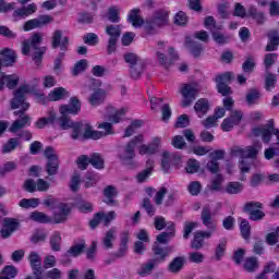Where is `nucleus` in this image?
<instances>
[{
	"instance_id": "obj_1",
	"label": "nucleus",
	"mask_w": 279,
	"mask_h": 279,
	"mask_svg": "<svg viewBox=\"0 0 279 279\" xmlns=\"http://www.w3.org/2000/svg\"><path fill=\"white\" fill-rule=\"evenodd\" d=\"M34 92H32V87L29 85H22L19 87V89L15 90L14 97L11 100V108L12 110H20V112H25V110L29 109V102L25 101L27 95H32ZM69 90L64 87H57L53 88L49 95L48 98L45 97V95L40 94H34L35 100L38 104H46L47 99L48 101H60L62 99H66V97H70Z\"/></svg>"
},
{
	"instance_id": "obj_2",
	"label": "nucleus",
	"mask_w": 279,
	"mask_h": 279,
	"mask_svg": "<svg viewBox=\"0 0 279 279\" xmlns=\"http://www.w3.org/2000/svg\"><path fill=\"white\" fill-rule=\"evenodd\" d=\"M129 23H131L133 27H144L146 34H153L154 29H157V27H165V25H169V11H157L154 14L153 20L145 22L143 21V17H141V10L133 9L129 13Z\"/></svg>"
},
{
	"instance_id": "obj_3",
	"label": "nucleus",
	"mask_w": 279,
	"mask_h": 279,
	"mask_svg": "<svg viewBox=\"0 0 279 279\" xmlns=\"http://www.w3.org/2000/svg\"><path fill=\"white\" fill-rule=\"evenodd\" d=\"M254 136H262L264 143H271L274 138L277 143L265 150L266 160H271L274 156H279V130L274 129V120L268 121V126H260L253 129Z\"/></svg>"
},
{
	"instance_id": "obj_4",
	"label": "nucleus",
	"mask_w": 279,
	"mask_h": 279,
	"mask_svg": "<svg viewBox=\"0 0 279 279\" xmlns=\"http://www.w3.org/2000/svg\"><path fill=\"white\" fill-rule=\"evenodd\" d=\"M201 219L203 221V225H205V227L208 228L209 231L194 232V238L191 243V247H193L194 250H202V247H204V239H210V236H213V232L217 230V222L213 220V217L210 216V209L208 207H205L203 209Z\"/></svg>"
},
{
	"instance_id": "obj_5",
	"label": "nucleus",
	"mask_w": 279,
	"mask_h": 279,
	"mask_svg": "<svg viewBox=\"0 0 279 279\" xmlns=\"http://www.w3.org/2000/svg\"><path fill=\"white\" fill-rule=\"evenodd\" d=\"M260 149H263L260 144H255L245 148L235 146L231 148L230 157L240 158L239 169L241 173H248L252 166L250 162H247V158H256V155L260 151Z\"/></svg>"
},
{
	"instance_id": "obj_6",
	"label": "nucleus",
	"mask_w": 279,
	"mask_h": 279,
	"mask_svg": "<svg viewBox=\"0 0 279 279\" xmlns=\"http://www.w3.org/2000/svg\"><path fill=\"white\" fill-rule=\"evenodd\" d=\"M40 43H43V33H35L29 39L22 41L21 52L22 56H29L32 49H34L33 61L37 66L43 62V56L47 52V48H39Z\"/></svg>"
},
{
	"instance_id": "obj_7",
	"label": "nucleus",
	"mask_w": 279,
	"mask_h": 279,
	"mask_svg": "<svg viewBox=\"0 0 279 279\" xmlns=\"http://www.w3.org/2000/svg\"><path fill=\"white\" fill-rule=\"evenodd\" d=\"M43 204L44 206H46V208H49L50 210H56V208L58 209V213H54L52 217L53 223H64V221H66L69 213H71V206H69V204H59L57 198L53 196H47L43 201Z\"/></svg>"
},
{
	"instance_id": "obj_8",
	"label": "nucleus",
	"mask_w": 279,
	"mask_h": 279,
	"mask_svg": "<svg viewBox=\"0 0 279 279\" xmlns=\"http://www.w3.org/2000/svg\"><path fill=\"white\" fill-rule=\"evenodd\" d=\"M142 143H145V135L140 134L132 138L124 147V150L119 154V158L123 165H126L131 169L135 167L134 158H136V147H140Z\"/></svg>"
},
{
	"instance_id": "obj_9",
	"label": "nucleus",
	"mask_w": 279,
	"mask_h": 279,
	"mask_svg": "<svg viewBox=\"0 0 279 279\" xmlns=\"http://www.w3.org/2000/svg\"><path fill=\"white\" fill-rule=\"evenodd\" d=\"M156 59L161 66L169 69L178 60V52L173 48L167 49L165 41H159L157 44Z\"/></svg>"
},
{
	"instance_id": "obj_10",
	"label": "nucleus",
	"mask_w": 279,
	"mask_h": 279,
	"mask_svg": "<svg viewBox=\"0 0 279 279\" xmlns=\"http://www.w3.org/2000/svg\"><path fill=\"white\" fill-rule=\"evenodd\" d=\"M201 87L197 83L185 84L181 87L180 93L182 95L181 106L182 108H189L193 101H195L199 94Z\"/></svg>"
},
{
	"instance_id": "obj_11",
	"label": "nucleus",
	"mask_w": 279,
	"mask_h": 279,
	"mask_svg": "<svg viewBox=\"0 0 279 279\" xmlns=\"http://www.w3.org/2000/svg\"><path fill=\"white\" fill-rule=\"evenodd\" d=\"M160 147H162V137L161 136H153L148 144H140L137 146V154L140 156H154L160 151Z\"/></svg>"
},
{
	"instance_id": "obj_12",
	"label": "nucleus",
	"mask_w": 279,
	"mask_h": 279,
	"mask_svg": "<svg viewBox=\"0 0 279 279\" xmlns=\"http://www.w3.org/2000/svg\"><path fill=\"white\" fill-rule=\"evenodd\" d=\"M45 158H47L46 171L48 175H56L58 173V167H60V160L58 154L53 147H47L44 151Z\"/></svg>"
},
{
	"instance_id": "obj_13",
	"label": "nucleus",
	"mask_w": 279,
	"mask_h": 279,
	"mask_svg": "<svg viewBox=\"0 0 279 279\" xmlns=\"http://www.w3.org/2000/svg\"><path fill=\"white\" fill-rule=\"evenodd\" d=\"M23 186L27 191V193H36V191H38L39 193H47V191L51 189V183H49L45 179H38L37 181L28 179L24 182Z\"/></svg>"
},
{
	"instance_id": "obj_14",
	"label": "nucleus",
	"mask_w": 279,
	"mask_h": 279,
	"mask_svg": "<svg viewBox=\"0 0 279 279\" xmlns=\"http://www.w3.org/2000/svg\"><path fill=\"white\" fill-rule=\"evenodd\" d=\"M82 111V101L77 97H71L69 104L61 105L59 107V112L61 117H69V114H80Z\"/></svg>"
},
{
	"instance_id": "obj_15",
	"label": "nucleus",
	"mask_w": 279,
	"mask_h": 279,
	"mask_svg": "<svg viewBox=\"0 0 279 279\" xmlns=\"http://www.w3.org/2000/svg\"><path fill=\"white\" fill-rule=\"evenodd\" d=\"M20 82L21 75L16 73L8 74L5 72H1L0 70V90H5V88H9V90H14V88L19 86Z\"/></svg>"
},
{
	"instance_id": "obj_16",
	"label": "nucleus",
	"mask_w": 279,
	"mask_h": 279,
	"mask_svg": "<svg viewBox=\"0 0 279 279\" xmlns=\"http://www.w3.org/2000/svg\"><path fill=\"white\" fill-rule=\"evenodd\" d=\"M107 36H109L107 51L112 53L117 49V43L121 36V27L119 25H107L105 28Z\"/></svg>"
},
{
	"instance_id": "obj_17",
	"label": "nucleus",
	"mask_w": 279,
	"mask_h": 279,
	"mask_svg": "<svg viewBox=\"0 0 279 279\" xmlns=\"http://www.w3.org/2000/svg\"><path fill=\"white\" fill-rule=\"evenodd\" d=\"M19 60L16 51L11 48H3L0 50V71L3 68L14 66Z\"/></svg>"
},
{
	"instance_id": "obj_18",
	"label": "nucleus",
	"mask_w": 279,
	"mask_h": 279,
	"mask_svg": "<svg viewBox=\"0 0 279 279\" xmlns=\"http://www.w3.org/2000/svg\"><path fill=\"white\" fill-rule=\"evenodd\" d=\"M51 45L53 49H61V51H66L69 49V37L64 31L57 29L52 33Z\"/></svg>"
},
{
	"instance_id": "obj_19",
	"label": "nucleus",
	"mask_w": 279,
	"mask_h": 279,
	"mask_svg": "<svg viewBox=\"0 0 279 279\" xmlns=\"http://www.w3.org/2000/svg\"><path fill=\"white\" fill-rule=\"evenodd\" d=\"M230 80H232V73L230 72L220 74L216 77L217 90L220 95H222V97L232 94V90L228 86V82H230Z\"/></svg>"
},
{
	"instance_id": "obj_20",
	"label": "nucleus",
	"mask_w": 279,
	"mask_h": 279,
	"mask_svg": "<svg viewBox=\"0 0 279 279\" xmlns=\"http://www.w3.org/2000/svg\"><path fill=\"white\" fill-rule=\"evenodd\" d=\"M234 16H240L241 19L251 16L252 19L257 21V23H263V21H265V16H263V13H257L255 8H251L247 12H245V8H243V5H241L240 3L235 4Z\"/></svg>"
},
{
	"instance_id": "obj_21",
	"label": "nucleus",
	"mask_w": 279,
	"mask_h": 279,
	"mask_svg": "<svg viewBox=\"0 0 279 279\" xmlns=\"http://www.w3.org/2000/svg\"><path fill=\"white\" fill-rule=\"evenodd\" d=\"M59 126L61 130H72V138L77 140L82 136V132L80 130V122H73L71 119L66 118V116H61L59 119Z\"/></svg>"
},
{
	"instance_id": "obj_22",
	"label": "nucleus",
	"mask_w": 279,
	"mask_h": 279,
	"mask_svg": "<svg viewBox=\"0 0 279 279\" xmlns=\"http://www.w3.org/2000/svg\"><path fill=\"white\" fill-rule=\"evenodd\" d=\"M19 220L14 218H4L0 234L3 239H10L19 230Z\"/></svg>"
},
{
	"instance_id": "obj_23",
	"label": "nucleus",
	"mask_w": 279,
	"mask_h": 279,
	"mask_svg": "<svg viewBox=\"0 0 279 279\" xmlns=\"http://www.w3.org/2000/svg\"><path fill=\"white\" fill-rule=\"evenodd\" d=\"M243 120V112L233 111L229 118H226L221 123L222 132H230L232 128L239 125Z\"/></svg>"
},
{
	"instance_id": "obj_24",
	"label": "nucleus",
	"mask_w": 279,
	"mask_h": 279,
	"mask_svg": "<svg viewBox=\"0 0 279 279\" xmlns=\"http://www.w3.org/2000/svg\"><path fill=\"white\" fill-rule=\"evenodd\" d=\"M56 121H58V113H56V110L50 109L47 112V117H41L39 118L34 126L37 130H45V128H47V125H53L56 123Z\"/></svg>"
},
{
	"instance_id": "obj_25",
	"label": "nucleus",
	"mask_w": 279,
	"mask_h": 279,
	"mask_svg": "<svg viewBox=\"0 0 279 279\" xmlns=\"http://www.w3.org/2000/svg\"><path fill=\"white\" fill-rule=\"evenodd\" d=\"M263 208V204L260 203H247L245 205V210L250 213V219L252 221H260V219L265 218V213L260 210Z\"/></svg>"
},
{
	"instance_id": "obj_26",
	"label": "nucleus",
	"mask_w": 279,
	"mask_h": 279,
	"mask_svg": "<svg viewBox=\"0 0 279 279\" xmlns=\"http://www.w3.org/2000/svg\"><path fill=\"white\" fill-rule=\"evenodd\" d=\"M117 219V213L109 211L107 214L98 213L94 216V218L89 221L90 228H95L96 226H99V222L102 221L105 226H108L110 221H114Z\"/></svg>"
},
{
	"instance_id": "obj_27",
	"label": "nucleus",
	"mask_w": 279,
	"mask_h": 279,
	"mask_svg": "<svg viewBox=\"0 0 279 279\" xmlns=\"http://www.w3.org/2000/svg\"><path fill=\"white\" fill-rule=\"evenodd\" d=\"M77 132H81L80 138H93V141H99L101 138V133L94 130L88 123H80V129Z\"/></svg>"
},
{
	"instance_id": "obj_28",
	"label": "nucleus",
	"mask_w": 279,
	"mask_h": 279,
	"mask_svg": "<svg viewBox=\"0 0 279 279\" xmlns=\"http://www.w3.org/2000/svg\"><path fill=\"white\" fill-rule=\"evenodd\" d=\"M38 10L35 3H31L27 7H23L13 12L14 21H21V19H27V16H32Z\"/></svg>"
},
{
	"instance_id": "obj_29",
	"label": "nucleus",
	"mask_w": 279,
	"mask_h": 279,
	"mask_svg": "<svg viewBox=\"0 0 279 279\" xmlns=\"http://www.w3.org/2000/svg\"><path fill=\"white\" fill-rule=\"evenodd\" d=\"M175 236V225L173 222H168V232H162L157 235L155 244H162L169 243L171 239Z\"/></svg>"
},
{
	"instance_id": "obj_30",
	"label": "nucleus",
	"mask_w": 279,
	"mask_h": 279,
	"mask_svg": "<svg viewBox=\"0 0 279 279\" xmlns=\"http://www.w3.org/2000/svg\"><path fill=\"white\" fill-rule=\"evenodd\" d=\"M125 112H128V108L114 109V107L109 106L107 108V119H109L111 123H119Z\"/></svg>"
},
{
	"instance_id": "obj_31",
	"label": "nucleus",
	"mask_w": 279,
	"mask_h": 279,
	"mask_svg": "<svg viewBox=\"0 0 279 279\" xmlns=\"http://www.w3.org/2000/svg\"><path fill=\"white\" fill-rule=\"evenodd\" d=\"M209 110H210V102L206 98L198 99L194 105V111L199 119H203V117H206Z\"/></svg>"
},
{
	"instance_id": "obj_32",
	"label": "nucleus",
	"mask_w": 279,
	"mask_h": 279,
	"mask_svg": "<svg viewBox=\"0 0 279 279\" xmlns=\"http://www.w3.org/2000/svg\"><path fill=\"white\" fill-rule=\"evenodd\" d=\"M34 279H62V270L58 268H52L46 274L43 270H37L33 272Z\"/></svg>"
},
{
	"instance_id": "obj_33",
	"label": "nucleus",
	"mask_w": 279,
	"mask_h": 279,
	"mask_svg": "<svg viewBox=\"0 0 279 279\" xmlns=\"http://www.w3.org/2000/svg\"><path fill=\"white\" fill-rule=\"evenodd\" d=\"M209 156L211 160L207 163L208 171H210L211 173H219V162H217V160L223 159V151L216 150Z\"/></svg>"
},
{
	"instance_id": "obj_34",
	"label": "nucleus",
	"mask_w": 279,
	"mask_h": 279,
	"mask_svg": "<svg viewBox=\"0 0 279 279\" xmlns=\"http://www.w3.org/2000/svg\"><path fill=\"white\" fill-rule=\"evenodd\" d=\"M119 191H117V187L112 186V185H108L105 190H104V195H105V204H107L108 206H118V202L117 199H114V197L118 195Z\"/></svg>"
},
{
	"instance_id": "obj_35",
	"label": "nucleus",
	"mask_w": 279,
	"mask_h": 279,
	"mask_svg": "<svg viewBox=\"0 0 279 279\" xmlns=\"http://www.w3.org/2000/svg\"><path fill=\"white\" fill-rule=\"evenodd\" d=\"M27 125H32V118L29 116L23 114L21 119L15 120L11 126L9 128V132L16 134L19 130H23V128H27Z\"/></svg>"
},
{
	"instance_id": "obj_36",
	"label": "nucleus",
	"mask_w": 279,
	"mask_h": 279,
	"mask_svg": "<svg viewBox=\"0 0 279 279\" xmlns=\"http://www.w3.org/2000/svg\"><path fill=\"white\" fill-rule=\"evenodd\" d=\"M173 161V154L169 151H163L161 154L160 167L163 173H171L173 171V167L171 162Z\"/></svg>"
},
{
	"instance_id": "obj_37",
	"label": "nucleus",
	"mask_w": 279,
	"mask_h": 279,
	"mask_svg": "<svg viewBox=\"0 0 279 279\" xmlns=\"http://www.w3.org/2000/svg\"><path fill=\"white\" fill-rule=\"evenodd\" d=\"M106 100V92L101 88L96 89L90 96H89V104L94 108H97V106H101L104 101Z\"/></svg>"
},
{
	"instance_id": "obj_38",
	"label": "nucleus",
	"mask_w": 279,
	"mask_h": 279,
	"mask_svg": "<svg viewBox=\"0 0 279 279\" xmlns=\"http://www.w3.org/2000/svg\"><path fill=\"white\" fill-rule=\"evenodd\" d=\"M185 47L186 49H189L190 53H192L194 58H199V56H202V51H203L202 46L195 43L193 38L191 37L185 38Z\"/></svg>"
},
{
	"instance_id": "obj_39",
	"label": "nucleus",
	"mask_w": 279,
	"mask_h": 279,
	"mask_svg": "<svg viewBox=\"0 0 279 279\" xmlns=\"http://www.w3.org/2000/svg\"><path fill=\"white\" fill-rule=\"evenodd\" d=\"M114 239H117V229H110L106 232L105 236L102 238V245L105 250H112L114 246Z\"/></svg>"
},
{
	"instance_id": "obj_40",
	"label": "nucleus",
	"mask_w": 279,
	"mask_h": 279,
	"mask_svg": "<svg viewBox=\"0 0 279 279\" xmlns=\"http://www.w3.org/2000/svg\"><path fill=\"white\" fill-rule=\"evenodd\" d=\"M97 182H99V174L87 172L83 179V186L84 189H93V186H97Z\"/></svg>"
},
{
	"instance_id": "obj_41",
	"label": "nucleus",
	"mask_w": 279,
	"mask_h": 279,
	"mask_svg": "<svg viewBox=\"0 0 279 279\" xmlns=\"http://www.w3.org/2000/svg\"><path fill=\"white\" fill-rule=\"evenodd\" d=\"M29 219H32V221H37V223H51V221H53V218L43 211H33L29 215Z\"/></svg>"
},
{
	"instance_id": "obj_42",
	"label": "nucleus",
	"mask_w": 279,
	"mask_h": 279,
	"mask_svg": "<svg viewBox=\"0 0 279 279\" xmlns=\"http://www.w3.org/2000/svg\"><path fill=\"white\" fill-rule=\"evenodd\" d=\"M153 252L157 260H165L169 254H171V247H159L158 244H154Z\"/></svg>"
},
{
	"instance_id": "obj_43",
	"label": "nucleus",
	"mask_w": 279,
	"mask_h": 279,
	"mask_svg": "<svg viewBox=\"0 0 279 279\" xmlns=\"http://www.w3.org/2000/svg\"><path fill=\"white\" fill-rule=\"evenodd\" d=\"M268 37H269V43L266 47V51H276L279 45V33L276 31H272L268 34Z\"/></svg>"
},
{
	"instance_id": "obj_44",
	"label": "nucleus",
	"mask_w": 279,
	"mask_h": 279,
	"mask_svg": "<svg viewBox=\"0 0 279 279\" xmlns=\"http://www.w3.org/2000/svg\"><path fill=\"white\" fill-rule=\"evenodd\" d=\"M20 208H38L40 206V198H23L19 202Z\"/></svg>"
},
{
	"instance_id": "obj_45",
	"label": "nucleus",
	"mask_w": 279,
	"mask_h": 279,
	"mask_svg": "<svg viewBox=\"0 0 279 279\" xmlns=\"http://www.w3.org/2000/svg\"><path fill=\"white\" fill-rule=\"evenodd\" d=\"M86 248V242L84 240H78L74 243V245L71 246V248L68 251V254L70 256H80L82 252Z\"/></svg>"
},
{
	"instance_id": "obj_46",
	"label": "nucleus",
	"mask_w": 279,
	"mask_h": 279,
	"mask_svg": "<svg viewBox=\"0 0 279 279\" xmlns=\"http://www.w3.org/2000/svg\"><path fill=\"white\" fill-rule=\"evenodd\" d=\"M19 145H21L20 138H10L8 143L2 146V154H10L11 151H14Z\"/></svg>"
},
{
	"instance_id": "obj_47",
	"label": "nucleus",
	"mask_w": 279,
	"mask_h": 279,
	"mask_svg": "<svg viewBox=\"0 0 279 279\" xmlns=\"http://www.w3.org/2000/svg\"><path fill=\"white\" fill-rule=\"evenodd\" d=\"M19 270L14 266H5L0 272V279H14Z\"/></svg>"
},
{
	"instance_id": "obj_48",
	"label": "nucleus",
	"mask_w": 279,
	"mask_h": 279,
	"mask_svg": "<svg viewBox=\"0 0 279 279\" xmlns=\"http://www.w3.org/2000/svg\"><path fill=\"white\" fill-rule=\"evenodd\" d=\"M184 267V257H175L170 264H169V271L171 274H178V271H181Z\"/></svg>"
},
{
	"instance_id": "obj_49",
	"label": "nucleus",
	"mask_w": 279,
	"mask_h": 279,
	"mask_svg": "<svg viewBox=\"0 0 279 279\" xmlns=\"http://www.w3.org/2000/svg\"><path fill=\"white\" fill-rule=\"evenodd\" d=\"M28 260L31 263V267L35 274V271H40V265H43V259L40 258V255L37 253H31L28 256Z\"/></svg>"
},
{
	"instance_id": "obj_50",
	"label": "nucleus",
	"mask_w": 279,
	"mask_h": 279,
	"mask_svg": "<svg viewBox=\"0 0 279 279\" xmlns=\"http://www.w3.org/2000/svg\"><path fill=\"white\" fill-rule=\"evenodd\" d=\"M242 267L245 271H256V269H258V259H256V257H246Z\"/></svg>"
},
{
	"instance_id": "obj_51",
	"label": "nucleus",
	"mask_w": 279,
	"mask_h": 279,
	"mask_svg": "<svg viewBox=\"0 0 279 279\" xmlns=\"http://www.w3.org/2000/svg\"><path fill=\"white\" fill-rule=\"evenodd\" d=\"M243 191V185L239 182H229L226 186V193L236 195Z\"/></svg>"
},
{
	"instance_id": "obj_52",
	"label": "nucleus",
	"mask_w": 279,
	"mask_h": 279,
	"mask_svg": "<svg viewBox=\"0 0 279 279\" xmlns=\"http://www.w3.org/2000/svg\"><path fill=\"white\" fill-rule=\"evenodd\" d=\"M98 131L100 134V138H104V136H108L110 134H114V132L112 131V124L109 122H102L100 124H98Z\"/></svg>"
},
{
	"instance_id": "obj_53",
	"label": "nucleus",
	"mask_w": 279,
	"mask_h": 279,
	"mask_svg": "<svg viewBox=\"0 0 279 279\" xmlns=\"http://www.w3.org/2000/svg\"><path fill=\"white\" fill-rule=\"evenodd\" d=\"M275 271H276V264L268 263L265 265L263 272L259 274L256 279H269V274H274Z\"/></svg>"
},
{
	"instance_id": "obj_54",
	"label": "nucleus",
	"mask_w": 279,
	"mask_h": 279,
	"mask_svg": "<svg viewBox=\"0 0 279 279\" xmlns=\"http://www.w3.org/2000/svg\"><path fill=\"white\" fill-rule=\"evenodd\" d=\"M258 99H260V92L256 89H252L246 94V104H248V106L258 104Z\"/></svg>"
},
{
	"instance_id": "obj_55",
	"label": "nucleus",
	"mask_w": 279,
	"mask_h": 279,
	"mask_svg": "<svg viewBox=\"0 0 279 279\" xmlns=\"http://www.w3.org/2000/svg\"><path fill=\"white\" fill-rule=\"evenodd\" d=\"M129 241H130V234L129 233H122L121 241H120V250L118 252V256H124V254L128 252Z\"/></svg>"
},
{
	"instance_id": "obj_56",
	"label": "nucleus",
	"mask_w": 279,
	"mask_h": 279,
	"mask_svg": "<svg viewBox=\"0 0 279 279\" xmlns=\"http://www.w3.org/2000/svg\"><path fill=\"white\" fill-rule=\"evenodd\" d=\"M154 267H156L155 260L147 262L138 269V275L140 276H149V274H151V271H154Z\"/></svg>"
},
{
	"instance_id": "obj_57",
	"label": "nucleus",
	"mask_w": 279,
	"mask_h": 279,
	"mask_svg": "<svg viewBox=\"0 0 279 279\" xmlns=\"http://www.w3.org/2000/svg\"><path fill=\"white\" fill-rule=\"evenodd\" d=\"M89 165L94 167V169H104V158L99 154H94L89 158Z\"/></svg>"
},
{
	"instance_id": "obj_58",
	"label": "nucleus",
	"mask_w": 279,
	"mask_h": 279,
	"mask_svg": "<svg viewBox=\"0 0 279 279\" xmlns=\"http://www.w3.org/2000/svg\"><path fill=\"white\" fill-rule=\"evenodd\" d=\"M81 185H82V177L80 175V173H74L70 180L71 191H74V192L80 191Z\"/></svg>"
},
{
	"instance_id": "obj_59",
	"label": "nucleus",
	"mask_w": 279,
	"mask_h": 279,
	"mask_svg": "<svg viewBox=\"0 0 279 279\" xmlns=\"http://www.w3.org/2000/svg\"><path fill=\"white\" fill-rule=\"evenodd\" d=\"M218 14L220 19H228L230 16V3L222 2L218 5Z\"/></svg>"
},
{
	"instance_id": "obj_60",
	"label": "nucleus",
	"mask_w": 279,
	"mask_h": 279,
	"mask_svg": "<svg viewBox=\"0 0 279 279\" xmlns=\"http://www.w3.org/2000/svg\"><path fill=\"white\" fill-rule=\"evenodd\" d=\"M199 161L195 160V159H190L186 162L185 166V171L186 173H197V171H199Z\"/></svg>"
},
{
	"instance_id": "obj_61",
	"label": "nucleus",
	"mask_w": 279,
	"mask_h": 279,
	"mask_svg": "<svg viewBox=\"0 0 279 279\" xmlns=\"http://www.w3.org/2000/svg\"><path fill=\"white\" fill-rule=\"evenodd\" d=\"M233 260H234L235 265L243 266V263H245V250L238 248L236 251H234Z\"/></svg>"
},
{
	"instance_id": "obj_62",
	"label": "nucleus",
	"mask_w": 279,
	"mask_h": 279,
	"mask_svg": "<svg viewBox=\"0 0 279 279\" xmlns=\"http://www.w3.org/2000/svg\"><path fill=\"white\" fill-rule=\"evenodd\" d=\"M276 82H277V78L275 74H271V73L266 74V81H265L266 90H269V92L274 90V88H276Z\"/></svg>"
},
{
	"instance_id": "obj_63",
	"label": "nucleus",
	"mask_w": 279,
	"mask_h": 279,
	"mask_svg": "<svg viewBox=\"0 0 279 279\" xmlns=\"http://www.w3.org/2000/svg\"><path fill=\"white\" fill-rule=\"evenodd\" d=\"M252 227L250 226V222L245 219H242L240 222V232L243 236V239H247L250 236V230Z\"/></svg>"
},
{
	"instance_id": "obj_64",
	"label": "nucleus",
	"mask_w": 279,
	"mask_h": 279,
	"mask_svg": "<svg viewBox=\"0 0 279 279\" xmlns=\"http://www.w3.org/2000/svg\"><path fill=\"white\" fill-rule=\"evenodd\" d=\"M186 23H189V17L186 16V13H184L183 11H179L175 15H174V25H186Z\"/></svg>"
}]
</instances>
